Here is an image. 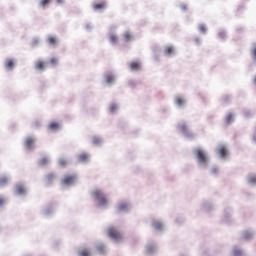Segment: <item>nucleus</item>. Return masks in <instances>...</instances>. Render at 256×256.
I'll return each instance as SVG.
<instances>
[{"instance_id":"obj_9","label":"nucleus","mask_w":256,"mask_h":256,"mask_svg":"<svg viewBox=\"0 0 256 256\" xmlns=\"http://www.w3.org/2000/svg\"><path fill=\"white\" fill-rule=\"evenodd\" d=\"M35 69H37L38 71H43V69H45V62L39 60L35 63Z\"/></svg>"},{"instance_id":"obj_39","label":"nucleus","mask_w":256,"mask_h":256,"mask_svg":"<svg viewBox=\"0 0 256 256\" xmlns=\"http://www.w3.org/2000/svg\"><path fill=\"white\" fill-rule=\"evenodd\" d=\"M244 237H245V239H249V237H251V234L248 233V232H246V233L244 234Z\"/></svg>"},{"instance_id":"obj_24","label":"nucleus","mask_w":256,"mask_h":256,"mask_svg":"<svg viewBox=\"0 0 256 256\" xmlns=\"http://www.w3.org/2000/svg\"><path fill=\"white\" fill-rule=\"evenodd\" d=\"M49 3H51V0H41L39 5L40 7H46Z\"/></svg>"},{"instance_id":"obj_6","label":"nucleus","mask_w":256,"mask_h":256,"mask_svg":"<svg viewBox=\"0 0 256 256\" xmlns=\"http://www.w3.org/2000/svg\"><path fill=\"white\" fill-rule=\"evenodd\" d=\"M33 143H35V139L28 137L26 138L24 145L26 149H32L33 148Z\"/></svg>"},{"instance_id":"obj_12","label":"nucleus","mask_w":256,"mask_h":256,"mask_svg":"<svg viewBox=\"0 0 256 256\" xmlns=\"http://www.w3.org/2000/svg\"><path fill=\"white\" fill-rule=\"evenodd\" d=\"M78 159L81 163H85L86 161H88L89 155H87L86 153H82L78 156Z\"/></svg>"},{"instance_id":"obj_28","label":"nucleus","mask_w":256,"mask_h":256,"mask_svg":"<svg viewBox=\"0 0 256 256\" xmlns=\"http://www.w3.org/2000/svg\"><path fill=\"white\" fill-rule=\"evenodd\" d=\"M39 163L41 165H47V163H49V159L48 158H42V159H40Z\"/></svg>"},{"instance_id":"obj_38","label":"nucleus","mask_w":256,"mask_h":256,"mask_svg":"<svg viewBox=\"0 0 256 256\" xmlns=\"http://www.w3.org/2000/svg\"><path fill=\"white\" fill-rule=\"evenodd\" d=\"M153 246H147V248H146V251H147V253H151V251H153Z\"/></svg>"},{"instance_id":"obj_17","label":"nucleus","mask_w":256,"mask_h":256,"mask_svg":"<svg viewBox=\"0 0 256 256\" xmlns=\"http://www.w3.org/2000/svg\"><path fill=\"white\" fill-rule=\"evenodd\" d=\"M47 43H49V45H57V38L50 36L47 39Z\"/></svg>"},{"instance_id":"obj_10","label":"nucleus","mask_w":256,"mask_h":256,"mask_svg":"<svg viewBox=\"0 0 256 256\" xmlns=\"http://www.w3.org/2000/svg\"><path fill=\"white\" fill-rule=\"evenodd\" d=\"M130 69L132 71H139V69H141V64L139 62H132L130 63Z\"/></svg>"},{"instance_id":"obj_4","label":"nucleus","mask_w":256,"mask_h":256,"mask_svg":"<svg viewBox=\"0 0 256 256\" xmlns=\"http://www.w3.org/2000/svg\"><path fill=\"white\" fill-rule=\"evenodd\" d=\"M75 175H68L65 176L64 179L62 180V185H73V183L75 182Z\"/></svg>"},{"instance_id":"obj_5","label":"nucleus","mask_w":256,"mask_h":256,"mask_svg":"<svg viewBox=\"0 0 256 256\" xmlns=\"http://www.w3.org/2000/svg\"><path fill=\"white\" fill-rule=\"evenodd\" d=\"M105 7H107V4L105 2L93 4L94 11H103V9H105Z\"/></svg>"},{"instance_id":"obj_18","label":"nucleus","mask_w":256,"mask_h":256,"mask_svg":"<svg viewBox=\"0 0 256 256\" xmlns=\"http://www.w3.org/2000/svg\"><path fill=\"white\" fill-rule=\"evenodd\" d=\"M175 103H176V105H178V107H181L183 105V103H185V100L181 97H176Z\"/></svg>"},{"instance_id":"obj_32","label":"nucleus","mask_w":256,"mask_h":256,"mask_svg":"<svg viewBox=\"0 0 256 256\" xmlns=\"http://www.w3.org/2000/svg\"><path fill=\"white\" fill-rule=\"evenodd\" d=\"M125 209H127V204L123 203L119 205V211H125Z\"/></svg>"},{"instance_id":"obj_36","label":"nucleus","mask_w":256,"mask_h":256,"mask_svg":"<svg viewBox=\"0 0 256 256\" xmlns=\"http://www.w3.org/2000/svg\"><path fill=\"white\" fill-rule=\"evenodd\" d=\"M180 9H181L182 11H187L188 7H187L186 4H181V5H180Z\"/></svg>"},{"instance_id":"obj_3","label":"nucleus","mask_w":256,"mask_h":256,"mask_svg":"<svg viewBox=\"0 0 256 256\" xmlns=\"http://www.w3.org/2000/svg\"><path fill=\"white\" fill-rule=\"evenodd\" d=\"M195 155L197 156L199 163L201 164L207 163V156L205 155V152H203V150L196 149Z\"/></svg>"},{"instance_id":"obj_13","label":"nucleus","mask_w":256,"mask_h":256,"mask_svg":"<svg viewBox=\"0 0 256 256\" xmlns=\"http://www.w3.org/2000/svg\"><path fill=\"white\" fill-rule=\"evenodd\" d=\"M123 39H124V41H126V43H129V41H130L131 39H133V36L131 35L130 32H125V33L123 34Z\"/></svg>"},{"instance_id":"obj_20","label":"nucleus","mask_w":256,"mask_h":256,"mask_svg":"<svg viewBox=\"0 0 256 256\" xmlns=\"http://www.w3.org/2000/svg\"><path fill=\"white\" fill-rule=\"evenodd\" d=\"M173 47L171 46H167L165 49H164V53L165 55H173Z\"/></svg>"},{"instance_id":"obj_35","label":"nucleus","mask_w":256,"mask_h":256,"mask_svg":"<svg viewBox=\"0 0 256 256\" xmlns=\"http://www.w3.org/2000/svg\"><path fill=\"white\" fill-rule=\"evenodd\" d=\"M80 256H89V251H87V250H82V251L80 252Z\"/></svg>"},{"instance_id":"obj_1","label":"nucleus","mask_w":256,"mask_h":256,"mask_svg":"<svg viewBox=\"0 0 256 256\" xmlns=\"http://www.w3.org/2000/svg\"><path fill=\"white\" fill-rule=\"evenodd\" d=\"M94 199H96V201H98L100 206H105L107 205V197H105V194H103V192H101V190H95L92 193Z\"/></svg>"},{"instance_id":"obj_41","label":"nucleus","mask_w":256,"mask_h":256,"mask_svg":"<svg viewBox=\"0 0 256 256\" xmlns=\"http://www.w3.org/2000/svg\"><path fill=\"white\" fill-rule=\"evenodd\" d=\"M219 37H220V39H224L225 38V33H223V32L219 33Z\"/></svg>"},{"instance_id":"obj_40","label":"nucleus","mask_w":256,"mask_h":256,"mask_svg":"<svg viewBox=\"0 0 256 256\" xmlns=\"http://www.w3.org/2000/svg\"><path fill=\"white\" fill-rule=\"evenodd\" d=\"M105 248L103 247V246H98V251L100 252V253H103V250H104Z\"/></svg>"},{"instance_id":"obj_16","label":"nucleus","mask_w":256,"mask_h":256,"mask_svg":"<svg viewBox=\"0 0 256 256\" xmlns=\"http://www.w3.org/2000/svg\"><path fill=\"white\" fill-rule=\"evenodd\" d=\"M58 165H59V167H67L68 162H67V160L65 158H60L58 160Z\"/></svg>"},{"instance_id":"obj_8","label":"nucleus","mask_w":256,"mask_h":256,"mask_svg":"<svg viewBox=\"0 0 256 256\" xmlns=\"http://www.w3.org/2000/svg\"><path fill=\"white\" fill-rule=\"evenodd\" d=\"M13 67H15V62L13 61V59H8L5 61V68L6 69H13Z\"/></svg>"},{"instance_id":"obj_43","label":"nucleus","mask_w":256,"mask_h":256,"mask_svg":"<svg viewBox=\"0 0 256 256\" xmlns=\"http://www.w3.org/2000/svg\"><path fill=\"white\" fill-rule=\"evenodd\" d=\"M253 83L256 85V76L254 77Z\"/></svg>"},{"instance_id":"obj_34","label":"nucleus","mask_w":256,"mask_h":256,"mask_svg":"<svg viewBox=\"0 0 256 256\" xmlns=\"http://www.w3.org/2000/svg\"><path fill=\"white\" fill-rule=\"evenodd\" d=\"M199 31H201V33H205V31H207V28L205 27V25H201L199 26Z\"/></svg>"},{"instance_id":"obj_27","label":"nucleus","mask_w":256,"mask_h":256,"mask_svg":"<svg viewBox=\"0 0 256 256\" xmlns=\"http://www.w3.org/2000/svg\"><path fill=\"white\" fill-rule=\"evenodd\" d=\"M101 143V138L99 137H94L93 138V144L94 145H99Z\"/></svg>"},{"instance_id":"obj_25","label":"nucleus","mask_w":256,"mask_h":256,"mask_svg":"<svg viewBox=\"0 0 256 256\" xmlns=\"http://www.w3.org/2000/svg\"><path fill=\"white\" fill-rule=\"evenodd\" d=\"M110 113H115L117 111V104H111L109 107Z\"/></svg>"},{"instance_id":"obj_7","label":"nucleus","mask_w":256,"mask_h":256,"mask_svg":"<svg viewBox=\"0 0 256 256\" xmlns=\"http://www.w3.org/2000/svg\"><path fill=\"white\" fill-rule=\"evenodd\" d=\"M218 155L220 157H227V148L223 145L219 146L217 149Z\"/></svg>"},{"instance_id":"obj_19","label":"nucleus","mask_w":256,"mask_h":256,"mask_svg":"<svg viewBox=\"0 0 256 256\" xmlns=\"http://www.w3.org/2000/svg\"><path fill=\"white\" fill-rule=\"evenodd\" d=\"M9 179L7 177L3 176L0 177V187H5V185L8 183Z\"/></svg>"},{"instance_id":"obj_23","label":"nucleus","mask_w":256,"mask_h":256,"mask_svg":"<svg viewBox=\"0 0 256 256\" xmlns=\"http://www.w3.org/2000/svg\"><path fill=\"white\" fill-rule=\"evenodd\" d=\"M153 227L154 229H157V230L163 229V224L161 222H154Z\"/></svg>"},{"instance_id":"obj_2","label":"nucleus","mask_w":256,"mask_h":256,"mask_svg":"<svg viewBox=\"0 0 256 256\" xmlns=\"http://www.w3.org/2000/svg\"><path fill=\"white\" fill-rule=\"evenodd\" d=\"M107 233H108V237H110L111 239H114V241H121L122 239L121 233L117 231V229L115 228H109Z\"/></svg>"},{"instance_id":"obj_14","label":"nucleus","mask_w":256,"mask_h":256,"mask_svg":"<svg viewBox=\"0 0 256 256\" xmlns=\"http://www.w3.org/2000/svg\"><path fill=\"white\" fill-rule=\"evenodd\" d=\"M105 81L106 83H113V81H115V77L112 74H106Z\"/></svg>"},{"instance_id":"obj_29","label":"nucleus","mask_w":256,"mask_h":256,"mask_svg":"<svg viewBox=\"0 0 256 256\" xmlns=\"http://www.w3.org/2000/svg\"><path fill=\"white\" fill-rule=\"evenodd\" d=\"M110 41L111 43H117V36H115L114 34L110 35Z\"/></svg>"},{"instance_id":"obj_30","label":"nucleus","mask_w":256,"mask_h":256,"mask_svg":"<svg viewBox=\"0 0 256 256\" xmlns=\"http://www.w3.org/2000/svg\"><path fill=\"white\" fill-rule=\"evenodd\" d=\"M252 59L256 61V46L252 48Z\"/></svg>"},{"instance_id":"obj_42","label":"nucleus","mask_w":256,"mask_h":256,"mask_svg":"<svg viewBox=\"0 0 256 256\" xmlns=\"http://www.w3.org/2000/svg\"><path fill=\"white\" fill-rule=\"evenodd\" d=\"M56 2L58 3V5H61L64 3V0H56Z\"/></svg>"},{"instance_id":"obj_33","label":"nucleus","mask_w":256,"mask_h":256,"mask_svg":"<svg viewBox=\"0 0 256 256\" xmlns=\"http://www.w3.org/2000/svg\"><path fill=\"white\" fill-rule=\"evenodd\" d=\"M248 181H249V183L255 184L256 183V176H250Z\"/></svg>"},{"instance_id":"obj_31","label":"nucleus","mask_w":256,"mask_h":256,"mask_svg":"<svg viewBox=\"0 0 256 256\" xmlns=\"http://www.w3.org/2000/svg\"><path fill=\"white\" fill-rule=\"evenodd\" d=\"M179 129H180V131H182L183 133H185V132L187 131V125L182 124V125L179 126Z\"/></svg>"},{"instance_id":"obj_22","label":"nucleus","mask_w":256,"mask_h":256,"mask_svg":"<svg viewBox=\"0 0 256 256\" xmlns=\"http://www.w3.org/2000/svg\"><path fill=\"white\" fill-rule=\"evenodd\" d=\"M53 179H55V174H53V173H50L46 176L47 183H51V181H53Z\"/></svg>"},{"instance_id":"obj_21","label":"nucleus","mask_w":256,"mask_h":256,"mask_svg":"<svg viewBox=\"0 0 256 256\" xmlns=\"http://www.w3.org/2000/svg\"><path fill=\"white\" fill-rule=\"evenodd\" d=\"M227 125H231L233 123V114H229L225 119Z\"/></svg>"},{"instance_id":"obj_37","label":"nucleus","mask_w":256,"mask_h":256,"mask_svg":"<svg viewBox=\"0 0 256 256\" xmlns=\"http://www.w3.org/2000/svg\"><path fill=\"white\" fill-rule=\"evenodd\" d=\"M5 205V198L0 197V207H3Z\"/></svg>"},{"instance_id":"obj_26","label":"nucleus","mask_w":256,"mask_h":256,"mask_svg":"<svg viewBox=\"0 0 256 256\" xmlns=\"http://www.w3.org/2000/svg\"><path fill=\"white\" fill-rule=\"evenodd\" d=\"M50 65H57V63H59V59L57 58H51L50 61H49Z\"/></svg>"},{"instance_id":"obj_15","label":"nucleus","mask_w":256,"mask_h":256,"mask_svg":"<svg viewBox=\"0 0 256 256\" xmlns=\"http://www.w3.org/2000/svg\"><path fill=\"white\" fill-rule=\"evenodd\" d=\"M49 129H51V131H57V129H59V123H57V122L50 123Z\"/></svg>"},{"instance_id":"obj_11","label":"nucleus","mask_w":256,"mask_h":256,"mask_svg":"<svg viewBox=\"0 0 256 256\" xmlns=\"http://www.w3.org/2000/svg\"><path fill=\"white\" fill-rule=\"evenodd\" d=\"M16 193L17 195H25L26 193L25 187L23 185L16 186Z\"/></svg>"}]
</instances>
